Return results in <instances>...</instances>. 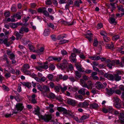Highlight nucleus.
Returning a JSON list of instances; mask_svg holds the SVG:
<instances>
[{"label":"nucleus","instance_id":"7ed1b4c3","mask_svg":"<svg viewBox=\"0 0 124 124\" xmlns=\"http://www.w3.org/2000/svg\"><path fill=\"white\" fill-rule=\"evenodd\" d=\"M39 118L43 120L46 122H48L51 119L52 117L51 115H45L44 116L41 115L39 116Z\"/></svg>","mask_w":124,"mask_h":124},{"label":"nucleus","instance_id":"b1692460","mask_svg":"<svg viewBox=\"0 0 124 124\" xmlns=\"http://www.w3.org/2000/svg\"><path fill=\"white\" fill-rule=\"evenodd\" d=\"M110 23L111 24H114L115 25L117 23V22L116 20L113 17H111L110 19Z\"/></svg>","mask_w":124,"mask_h":124},{"label":"nucleus","instance_id":"5fc2aeb1","mask_svg":"<svg viewBox=\"0 0 124 124\" xmlns=\"http://www.w3.org/2000/svg\"><path fill=\"white\" fill-rule=\"evenodd\" d=\"M49 86L50 87L52 88H53L55 87V84L53 82H50L49 83Z\"/></svg>","mask_w":124,"mask_h":124},{"label":"nucleus","instance_id":"774afa93","mask_svg":"<svg viewBox=\"0 0 124 124\" xmlns=\"http://www.w3.org/2000/svg\"><path fill=\"white\" fill-rule=\"evenodd\" d=\"M118 9L119 10H120L122 12H124V8H123V6L122 5H120L118 7Z\"/></svg>","mask_w":124,"mask_h":124},{"label":"nucleus","instance_id":"4be33fe9","mask_svg":"<svg viewBox=\"0 0 124 124\" xmlns=\"http://www.w3.org/2000/svg\"><path fill=\"white\" fill-rule=\"evenodd\" d=\"M47 77L48 78V79L50 81H54V79H53L54 76L52 74H49L47 75Z\"/></svg>","mask_w":124,"mask_h":124},{"label":"nucleus","instance_id":"f3484780","mask_svg":"<svg viewBox=\"0 0 124 124\" xmlns=\"http://www.w3.org/2000/svg\"><path fill=\"white\" fill-rule=\"evenodd\" d=\"M47 97L50 99H54L55 97V94L51 92L46 95Z\"/></svg>","mask_w":124,"mask_h":124},{"label":"nucleus","instance_id":"a211bd4d","mask_svg":"<svg viewBox=\"0 0 124 124\" xmlns=\"http://www.w3.org/2000/svg\"><path fill=\"white\" fill-rule=\"evenodd\" d=\"M19 33L16 31L14 33L16 37V39L18 40L19 39H21L23 35L19 34Z\"/></svg>","mask_w":124,"mask_h":124},{"label":"nucleus","instance_id":"ddd939ff","mask_svg":"<svg viewBox=\"0 0 124 124\" xmlns=\"http://www.w3.org/2000/svg\"><path fill=\"white\" fill-rule=\"evenodd\" d=\"M14 93L16 94V96L15 97V99L17 101H19L20 99H21V97L20 94L16 91H14Z\"/></svg>","mask_w":124,"mask_h":124},{"label":"nucleus","instance_id":"de8ad7c7","mask_svg":"<svg viewBox=\"0 0 124 124\" xmlns=\"http://www.w3.org/2000/svg\"><path fill=\"white\" fill-rule=\"evenodd\" d=\"M103 27V24L102 23H98L97 26V27L98 29H100Z\"/></svg>","mask_w":124,"mask_h":124},{"label":"nucleus","instance_id":"4468645a","mask_svg":"<svg viewBox=\"0 0 124 124\" xmlns=\"http://www.w3.org/2000/svg\"><path fill=\"white\" fill-rule=\"evenodd\" d=\"M67 102L69 104L72 105L73 106L75 105V102L74 100L71 99H69L67 100Z\"/></svg>","mask_w":124,"mask_h":124},{"label":"nucleus","instance_id":"e433bc0d","mask_svg":"<svg viewBox=\"0 0 124 124\" xmlns=\"http://www.w3.org/2000/svg\"><path fill=\"white\" fill-rule=\"evenodd\" d=\"M46 5H51L52 3V0H46L45 1Z\"/></svg>","mask_w":124,"mask_h":124},{"label":"nucleus","instance_id":"cd10ccee","mask_svg":"<svg viewBox=\"0 0 124 124\" xmlns=\"http://www.w3.org/2000/svg\"><path fill=\"white\" fill-rule=\"evenodd\" d=\"M121 79V77L119 76L117 74H115L114 75V79L116 81H118Z\"/></svg>","mask_w":124,"mask_h":124},{"label":"nucleus","instance_id":"c85d7f7f","mask_svg":"<svg viewBox=\"0 0 124 124\" xmlns=\"http://www.w3.org/2000/svg\"><path fill=\"white\" fill-rule=\"evenodd\" d=\"M75 78H80L81 76V74L78 71L75 72Z\"/></svg>","mask_w":124,"mask_h":124},{"label":"nucleus","instance_id":"603ef678","mask_svg":"<svg viewBox=\"0 0 124 124\" xmlns=\"http://www.w3.org/2000/svg\"><path fill=\"white\" fill-rule=\"evenodd\" d=\"M63 23H64L65 24H67L68 25H71L73 24V22H66L65 21H63Z\"/></svg>","mask_w":124,"mask_h":124},{"label":"nucleus","instance_id":"bf43d9fd","mask_svg":"<svg viewBox=\"0 0 124 124\" xmlns=\"http://www.w3.org/2000/svg\"><path fill=\"white\" fill-rule=\"evenodd\" d=\"M21 86V85L20 84H18L17 89V91L18 92H20L22 91Z\"/></svg>","mask_w":124,"mask_h":124},{"label":"nucleus","instance_id":"0eeeda50","mask_svg":"<svg viewBox=\"0 0 124 124\" xmlns=\"http://www.w3.org/2000/svg\"><path fill=\"white\" fill-rule=\"evenodd\" d=\"M42 90L43 91H42V93L45 96H46L47 95V92L50 91L49 87L46 85L43 86Z\"/></svg>","mask_w":124,"mask_h":124},{"label":"nucleus","instance_id":"f03ea898","mask_svg":"<svg viewBox=\"0 0 124 124\" xmlns=\"http://www.w3.org/2000/svg\"><path fill=\"white\" fill-rule=\"evenodd\" d=\"M23 108V104L21 103H19L16 105V109L14 110L13 113L16 114L18 112H19L22 111Z\"/></svg>","mask_w":124,"mask_h":124},{"label":"nucleus","instance_id":"f257e3e1","mask_svg":"<svg viewBox=\"0 0 124 124\" xmlns=\"http://www.w3.org/2000/svg\"><path fill=\"white\" fill-rule=\"evenodd\" d=\"M30 68V65L27 63L23 64L21 69V70L22 72L24 73L27 75H30L31 74V70H28Z\"/></svg>","mask_w":124,"mask_h":124},{"label":"nucleus","instance_id":"412c9836","mask_svg":"<svg viewBox=\"0 0 124 124\" xmlns=\"http://www.w3.org/2000/svg\"><path fill=\"white\" fill-rule=\"evenodd\" d=\"M98 107V104L95 103L91 104L90 105V108L91 109H95L97 108Z\"/></svg>","mask_w":124,"mask_h":124},{"label":"nucleus","instance_id":"6e6552de","mask_svg":"<svg viewBox=\"0 0 124 124\" xmlns=\"http://www.w3.org/2000/svg\"><path fill=\"white\" fill-rule=\"evenodd\" d=\"M62 114L64 116L73 117L72 113L71 111L69 110H67L65 108L64 110L63 111Z\"/></svg>","mask_w":124,"mask_h":124},{"label":"nucleus","instance_id":"a878e982","mask_svg":"<svg viewBox=\"0 0 124 124\" xmlns=\"http://www.w3.org/2000/svg\"><path fill=\"white\" fill-rule=\"evenodd\" d=\"M89 58L91 60H98L100 59V56H91L89 57Z\"/></svg>","mask_w":124,"mask_h":124},{"label":"nucleus","instance_id":"09e8293b","mask_svg":"<svg viewBox=\"0 0 124 124\" xmlns=\"http://www.w3.org/2000/svg\"><path fill=\"white\" fill-rule=\"evenodd\" d=\"M57 109L60 112H62L64 110L65 108L61 107H59L57 108Z\"/></svg>","mask_w":124,"mask_h":124},{"label":"nucleus","instance_id":"4d7b16f0","mask_svg":"<svg viewBox=\"0 0 124 124\" xmlns=\"http://www.w3.org/2000/svg\"><path fill=\"white\" fill-rule=\"evenodd\" d=\"M54 89L56 92H59L60 91V88L58 86H55L54 88Z\"/></svg>","mask_w":124,"mask_h":124},{"label":"nucleus","instance_id":"0e129e2a","mask_svg":"<svg viewBox=\"0 0 124 124\" xmlns=\"http://www.w3.org/2000/svg\"><path fill=\"white\" fill-rule=\"evenodd\" d=\"M60 88L61 89V91L62 92H64L67 89V88L66 86H65L63 87L61 86L60 87Z\"/></svg>","mask_w":124,"mask_h":124},{"label":"nucleus","instance_id":"5701e85b","mask_svg":"<svg viewBox=\"0 0 124 124\" xmlns=\"http://www.w3.org/2000/svg\"><path fill=\"white\" fill-rule=\"evenodd\" d=\"M85 88H82L79 90L78 91V93L80 94H81L83 95H85Z\"/></svg>","mask_w":124,"mask_h":124},{"label":"nucleus","instance_id":"e2e57ef3","mask_svg":"<svg viewBox=\"0 0 124 124\" xmlns=\"http://www.w3.org/2000/svg\"><path fill=\"white\" fill-rule=\"evenodd\" d=\"M74 4L75 6L78 7H79L80 4H79V1L78 0H76L74 2Z\"/></svg>","mask_w":124,"mask_h":124},{"label":"nucleus","instance_id":"69168bd1","mask_svg":"<svg viewBox=\"0 0 124 124\" xmlns=\"http://www.w3.org/2000/svg\"><path fill=\"white\" fill-rule=\"evenodd\" d=\"M11 9L12 12H15L16 11L17 9L15 6H12L11 8Z\"/></svg>","mask_w":124,"mask_h":124},{"label":"nucleus","instance_id":"864d4df0","mask_svg":"<svg viewBox=\"0 0 124 124\" xmlns=\"http://www.w3.org/2000/svg\"><path fill=\"white\" fill-rule=\"evenodd\" d=\"M49 67V69L52 70H53L55 68V66L54 65L52 64H51L50 65Z\"/></svg>","mask_w":124,"mask_h":124},{"label":"nucleus","instance_id":"f8f14e48","mask_svg":"<svg viewBox=\"0 0 124 124\" xmlns=\"http://www.w3.org/2000/svg\"><path fill=\"white\" fill-rule=\"evenodd\" d=\"M29 31L28 29L25 27L23 26L22 27L19 31V33L20 34H23V31H24L26 32H27Z\"/></svg>","mask_w":124,"mask_h":124},{"label":"nucleus","instance_id":"9b49d317","mask_svg":"<svg viewBox=\"0 0 124 124\" xmlns=\"http://www.w3.org/2000/svg\"><path fill=\"white\" fill-rule=\"evenodd\" d=\"M95 85H96V88L98 90L100 89L103 87V85L99 81L96 82Z\"/></svg>","mask_w":124,"mask_h":124},{"label":"nucleus","instance_id":"aec40b11","mask_svg":"<svg viewBox=\"0 0 124 124\" xmlns=\"http://www.w3.org/2000/svg\"><path fill=\"white\" fill-rule=\"evenodd\" d=\"M21 42L24 45H26L28 43L30 42V40L29 39H26L25 38H23L21 40Z\"/></svg>","mask_w":124,"mask_h":124},{"label":"nucleus","instance_id":"423d86ee","mask_svg":"<svg viewBox=\"0 0 124 124\" xmlns=\"http://www.w3.org/2000/svg\"><path fill=\"white\" fill-rule=\"evenodd\" d=\"M76 55L74 53H71V55L69 56V58L71 62L75 63L76 62L77 59H76Z\"/></svg>","mask_w":124,"mask_h":124},{"label":"nucleus","instance_id":"58836bf2","mask_svg":"<svg viewBox=\"0 0 124 124\" xmlns=\"http://www.w3.org/2000/svg\"><path fill=\"white\" fill-rule=\"evenodd\" d=\"M98 41L96 39H95L94 40L93 43V45L95 47H96L98 45Z\"/></svg>","mask_w":124,"mask_h":124},{"label":"nucleus","instance_id":"79ce46f5","mask_svg":"<svg viewBox=\"0 0 124 124\" xmlns=\"http://www.w3.org/2000/svg\"><path fill=\"white\" fill-rule=\"evenodd\" d=\"M62 59V57H54V60L56 61L57 62H59Z\"/></svg>","mask_w":124,"mask_h":124},{"label":"nucleus","instance_id":"c756f323","mask_svg":"<svg viewBox=\"0 0 124 124\" xmlns=\"http://www.w3.org/2000/svg\"><path fill=\"white\" fill-rule=\"evenodd\" d=\"M50 34V31L49 30L47 29H45L44 30L43 34L45 36H47Z\"/></svg>","mask_w":124,"mask_h":124},{"label":"nucleus","instance_id":"ea45409f","mask_svg":"<svg viewBox=\"0 0 124 124\" xmlns=\"http://www.w3.org/2000/svg\"><path fill=\"white\" fill-rule=\"evenodd\" d=\"M119 38V36L118 35H116L113 37L112 39L114 41L118 39Z\"/></svg>","mask_w":124,"mask_h":124},{"label":"nucleus","instance_id":"9d476101","mask_svg":"<svg viewBox=\"0 0 124 124\" xmlns=\"http://www.w3.org/2000/svg\"><path fill=\"white\" fill-rule=\"evenodd\" d=\"M68 64L66 62H63L60 64V67L63 70L66 69L67 70L68 69Z\"/></svg>","mask_w":124,"mask_h":124},{"label":"nucleus","instance_id":"2f4dec72","mask_svg":"<svg viewBox=\"0 0 124 124\" xmlns=\"http://www.w3.org/2000/svg\"><path fill=\"white\" fill-rule=\"evenodd\" d=\"M68 68L70 70H73V67L72 64L71 63L68 64ZM68 69L67 70H68Z\"/></svg>","mask_w":124,"mask_h":124},{"label":"nucleus","instance_id":"13d9d810","mask_svg":"<svg viewBox=\"0 0 124 124\" xmlns=\"http://www.w3.org/2000/svg\"><path fill=\"white\" fill-rule=\"evenodd\" d=\"M4 76L7 78H9L11 76V75L10 72L5 73Z\"/></svg>","mask_w":124,"mask_h":124},{"label":"nucleus","instance_id":"dca6fc26","mask_svg":"<svg viewBox=\"0 0 124 124\" xmlns=\"http://www.w3.org/2000/svg\"><path fill=\"white\" fill-rule=\"evenodd\" d=\"M45 48L43 47H42L40 48L39 49L37 50L36 51V52L39 54H42L44 52Z\"/></svg>","mask_w":124,"mask_h":124},{"label":"nucleus","instance_id":"20e7f679","mask_svg":"<svg viewBox=\"0 0 124 124\" xmlns=\"http://www.w3.org/2000/svg\"><path fill=\"white\" fill-rule=\"evenodd\" d=\"M48 62H46L42 66H39L36 67L35 69L40 71H41L42 70L41 69L46 70L48 68V66L47 65Z\"/></svg>","mask_w":124,"mask_h":124},{"label":"nucleus","instance_id":"37998d69","mask_svg":"<svg viewBox=\"0 0 124 124\" xmlns=\"http://www.w3.org/2000/svg\"><path fill=\"white\" fill-rule=\"evenodd\" d=\"M89 117L88 116L84 115L82 116L80 118V119L81 120H83L88 118Z\"/></svg>","mask_w":124,"mask_h":124},{"label":"nucleus","instance_id":"a18cd8bd","mask_svg":"<svg viewBox=\"0 0 124 124\" xmlns=\"http://www.w3.org/2000/svg\"><path fill=\"white\" fill-rule=\"evenodd\" d=\"M72 51L74 52V53H76L77 54H79L80 53L81 51L80 50H78L77 49L75 48L73 49Z\"/></svg>","mask_w":124,"mask_h":124},{"label":"nucleus","instance_id":"338daca9","mask_svg":"<svg viewBox=\"0 0 124 124\" xmlns=\"http://www.w3.org/2000/svg\"><path fill=\"white\" fill-rule=\"evenodd\" d=\"M66 0H59V3L60 4L66 3L67 2Z\"/></svg>","mask_w":124,"mask_h":124},{"label":"nucleus","instance_id":"39448f33","mask_svg":"<svg viewBox=\"0 0 124 124\" xmlns=\"http://www.w3.org/2000/svg\"><path fill=\"white\" fill-rule=\"evenodd\" d=\"M120 63V61L118 60H115L111 61L109 60V68L111 69L112 66L115 65H118Z\"/></svg>","mask_w":124,"mask_h":124},{"label":"nucleus","instance_id":"72a5a7b5","mask_svg":"<svg viewBox=\"0 0 124 124\" xmlns=\"http://www.w3.org/2000/svg\"><path fill=\"white\" fill-rule=\"evenodd\" d=\"M4 14L5 17H9L10 16V13L8 11H5Z\"/></svg>","mask_w":124,"mask_h":124},{"label":"nucleus","instance_id":"473e14b6","mask_svg":"<svg viewBox=\"0 0 124 124\" xmlns=\"http://www.w3.org/2000/svg\"><path fill=\"white\" fill-rule=\"evenodd\" d=\"M115 110L111 107H109V113L114 114Z\"/></svg>","mask_w":124,"mask_h":124},{"label":"nucleus","instance_id":"393cba45","mask_svg":"<svg viewBox=\"0 0 124 124\" xmlns=\"http://www.w3.org/2000/svg\"><path fill=\"white\" fill-rule=\"evenodd\" d=\"M45 10H46V8L45 7H43L39 8L37 10V11L38 13H43V12Z\"/></svg>","mask_w":124,"mask_h":124},{"label":"nucleus","instance_id":"8fccbe9b","mask_svg":"<svg viewBox=\"0 0 124 124\" xmlns=\"http://www.w3.org/2000/svg\"><path fill=\"white\" fill-rule=\"evenodd\" d=\"M101 35L104 37L107 36V34L105 32L103 31H101L100 33Z\"/></svg>","mask_w":124,"mask_h":124},{"label":"nucleus","instance_id":"2eb2a0df","mask_svg":"<svg viewBox=\"0 0 124 124\" xmlns=\"http://www.w3.org/2000/svg\"><path fill=\"white\" fill-rule=\"evenodd\" d=\"M93 84L91 81L88 82V85L87 84L85 85L84 86V87H86L88 89H91L92 88Z\"/></svg>","mask_w":124,"mask_h":124},{"label":"nucleus","instance_id":"bb28decb","mask_svg":"<svg viewBox=\"0 0 124 124\" xmlns=\"http://www.w3.org/2000/svg\"><path fill=\"white\" fill-rule=\"evenodd\" d=\"M32 43H30L28 44L29 49L31 51H34L35 50V47L32 45Z\"/></svg>","mask_w":124,"mask_h":124},{"label":"nucleus","instance_id":"a19ab883","mask_svg":"<svg viewBox=\"0 0 124 124\" xmlns=\"http://www.w3.org/2000/svg\"><path fill=\"white\" fill-rule=\"evenodd\" d=\"M80 82L81 85L83 87H84V86L86 84L85 83V80L83 79H80Z\"/></svg>","mask_w":124,"mask_h":124},{"label":"nucleus","instance_id":"49530a36","mask_svg":"<svg viewBox=\"0 0 124 124\" xmlns=\"http://www.w3.org/2000/svg\"><path fill=\"white\" fill-rule=\"evenodd\" d=\"M124 118V113H121L119 116V118L120 120L121 119Z\"/></svg>","mask_w":124,"mask_h":124},{"label":"nucleus","instance_id":"4c0bfd02","mask_svg":"<svg viewBox=\"0 0 124 124\" xmlns=\"http://www.w3.org/2000/svg\"><path fill=\"white\" fill-rule=\"evenodd\" d=\"M116 4L115 3H110V6L111 7V8H112L111 9V12H112L113 11V10H114V9L115 8V4Z\"/></svg>","mask_w":124,"mask_h":124},{"label":"nucleus","instance_id":"6e6d98bb","mask_svg":"<svg viewBox=\"0 0 124 124\" xmlns=\"http://www.w3.org/2000/svg\"><path fill=\"white\" fill-rule=\"evenodd\" d=\"M46 10H45V11H44V12H43V14L46 16L48 17L50 15L48 12Z\"/></svg>","mask_w":124,"mask_h":124},{"label":"nucleus","instance_id":"3c124183","mask_svg":"<svg viewBox=\"0 0 124 124\" xmlns=\"http://www.w3.org/2000/svg\"><path fill=\"white\" fill-rule=\"evenodd\" d=\"M83 108H87L89 105V103L86 101H84L83 102Z\"/></svg>","mask_w":124,"mask_h":124},{"label":"nucleus","instance_id":"7c9ffc66","mask_svg":"<svg viewBox=\"0 0 124 124\" xmlns=\"http://www.w3.org/2000/svg\"><path fill=\"white\" fill-rule=\"evenodd\" d=\"M69 42V41L68 40L66 39L62 40L59 42L58 44H62L66 43L68 42Z\"/></svg>","mask_w":124,"mask_h":124},{"label":"nucleus","instance_id":"c03bdc74","mask_svg":"<svg viewBox=\"0 0 124 124\" xmlns=\"http://www.w3.org/2000/svg\"><path fill=\"white\" fill-rule=\"evenodd\" d=\"M47 25L49 27L52 28L53 29H54V25L51 23H47Z\"/></svg>","mask_w":124,"mask_h":124},{"label":"nucleus","instance_id":"680f3d73","mask_svg":"<svg viewBox=\"0 0 124 124\" xmlns=\"http://www.w3.org/2000/svg\"><path fill=\"white\" fill-rule=\"evenodd\" d=\"M92 37H90L89 36H86L85 38L87 39L90 42H92L93 41V39L92 38Z\"/></svg>","mask_w":124,"mask_h":124},{"label":"nucleus","instance_id":"052dcab7","mask_svg":"<svg viewBox=\"0 0 124 124\" xmlns=\"http://www.w3.org/2000/svg\"><path fill=\"white\" fill-rule=\"evenodd\" d=\"M10 59L11 60H12V59H14L15 58V55L14 54L12 53L9 56Z\"/></svg>","mask_w":124,"mask_h":124},{"label":"nucleus","instance_id":"1a4fd4ad","mask_svg":"<svg viewBox=\"0 0 124 124\" xmlns=\"http://www.w3.org/2000/svg\"><path fill=\"white\" fill-rule=\"evenodd\" d=\"M34 109H35L32 112L35 115H36L38 116L39 117V116H40V108L38 106H37V108H35Z\"/></svg>","mask_w":124,"mask_h":124},{"label":"nucleus","instance_id":"f704fd0d","mask_svg":"<svg viewBox=\"0 0 124 124\" xmlns=\"http://www.w3.org/2000/svg\"><path fill=\"white\" fill-rule=\"evenodd\" d=\"M114 101L117 103H119L120 102V100L117 97L115 96L113 97Z\"/></svg>","mask_w":124,"mask_h":124},{"label":"nucleus","instance_id":"6ab92c4d","mask_svg":"<svg viewBox=\"0 0 124 124\" xmlns=\"http://www.w3.org/2000/svg\"><path fill=\"white\" fill-rule=\"evenodd\" d=\"M21 23H12L10 25V27L12 28H15L18 26L21 25Z\"/></svg>","mask_w":124,"mask_h":124},{"label":"nucleus","instance_id":"c9c22d12","mask_svg":"<svg viewBox=\"0 0 124 124\" xmlns=\"http://www.w3.org/2000/svg\"><path fill=\"white\" fill-rule=\"evenodd\" d=\"M75 66L76 69L78 70L79 71H82L81 66L78 64H75Z\"/></svg>","mask_w":124,"mask_h":124}]
</instances>
